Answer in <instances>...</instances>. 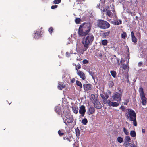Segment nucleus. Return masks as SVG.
Returning a JSON list of instances; mask_svg holds the SVG:
<instances>
[{
	"label": "nucleus",
	"instance_id": "nucleus-50",
	"mask_svg": "<svg viewBox=\"0 0 147 147\" xmlns=\"http://www.w3.org/2000/svg\"><path fill=\"white\" fill-rule=\"evenodd\" d=\"M130 147H137L134 144H131L130 145Z\"/></svg>",
	"mask_w": 147,
	"mask_h": 147
},
{
	"label": "nucleus",
	"instance_id": "nucleus-26",
	"mask_svg": "<svg viewBox=\"0 0 147 147\" xmlns=\"http://www.w3.org/2000/svg\"><path fill=\"white\" fill-rule=\"evenodd\" d=\"M110 73L113 77L115 78L116 77V72L115 71H111L110 72Z\"/></svg>",
	"mask_w": 147,
	"mask_h": 147
},
{
	"label": "nucleus",
	"instance_id": "nucleus-38",
	"mask_svg": "<svg viewBox=\"0 0 147 147\" xmlns=\"http://www.w3.org/2000/svg\"><path fill=\"white\" fill-rule=\"evenodd\" d=\"M61 1V0H55L54 1L55 4H57L59 3Z\"/></svg>",
	"mask_w": 147,
	"mask_h": 147
},
{
	"label": "nucleus",
	"instance_id": "nucleus-46",
	"mask_svg": "<svg viewBox=\"0 0 147 147\" xmlns=\"http://www.w3.org/2000/svg\"><path fill=\"white\" fill-rule=\"evenodd\" d=\"M120 109L123 111H124L125 109V107L123 106H122L121 107Z\"/></svg>",
	"mask_w": 147,
	"mask_h": 147
},
{
	"label": "nucleus",
	"instance_id": "nucleus-21",
	"mask_svg": "<svg viewBox=\"0 0 147 147\" xmlns=\"http://www.w3.org/2000/svg\"><path fill=\"white\" fill-rule=\"evenodd\" d=\"M65 87V85H64L61 84H59L58 88V89L62 90Z\"/></svg>",
	"mask_w": 147,
	"mask_h": 147
},
{
	"label": "nucleus",
	"instance_id": "nucleus-45",
	"mask_svg": "<svg viewBox=\"0 0 147 147\" xmlns=\"http://www.w3.org/2000/svg\"><path fill=\"white\" fill-rule=\"evenodd\" d=\"M53 31V28L52 27H50L49 30V32L51 33Z\"/></svg>",
	"mask_w": 147,
	"mask_h": 147
},
{
	"label": "nucleus",
	"instance_id": "nucleus-6",
	"mask_svg": "<svg viewBox=\"0 0 147 147\" xmlns=\"http://www.w3.org/2000/svg\"><path fill=\"white\" fill-rule=\"evenodd\" d=\"M91 100L96 108L100 109L101 108V105L98 102L97 97L93 94L92 95Z\"/></svg>",
	"mask_w": 147,
	"mask_h": 147
},
{
	"label": "nucleus",
	"instance_id": "nucleus-27",
	"mask_svg": "<svg viewBox=\"0 0 147 147\" xmlns=\"http://www.w3.org/2000/svg\"><path fill=\"white\" fill-rule=\"evenodd\" d=\"M76 84L78 86H79L80 88H81L82 87V84L78 80H77L76 81Z\"/></svg>",
	"mask_w": 147,
	"mask_h": 147
},
{
	"label": "nucleus",
	"instance_id": "nucleus-13",
	"mask_svg": "<svg viewBox=\"0 0 147 147\" xmlns=\"http://www.w3.org/2000/svg\"><path fill=\"white\" fill-rule=\"evenodd\" d=\"M131 34L132 42L134 43H136L137 41V39L135 37L133 32H131Z\"/></svg>",
	"mask_w": 147,
	"mask_h": 147
},
{
	"label": "nucleus",
	"instance_id": "nucleus-32",
	"mask_svg": "<svg viewBox=\"0 0 147 147\" xmlns=\"http://www.w3.org/2000/svg\"><path fill=\"white\" fill-rule=\"evenodd\" d=\"M110 33V32L108 31L104 33L103 34V36H104V38H105L106 36H108Z\"/></svg>",
	"mask_w": 147,
	"mask_h": 147
},
{
	"label": "nucleus",
	"instance_id": "nucleus-1",
	"mask_svg": "<svg viewBox=\"0 0 147 147\" xmlns=\"http://www.w3.org/2000/svg\"><path fill=\"white\" fill-rule=\"evenodd\" d=\"M82 41V43L83 44L84 48L83 49V52L86 51L89 47L93 42L94 39V37L91 34L88 35L84 36Z\"/></svg>",
	"mask_w": 147,
	"mask_h": 147
},
{
	"label": "nucleus",
	"instance_id": "nucleus-49",
	"mask_svg": "<svg viewBox=\"0 0 147 147\" xmlns=\"http://www.w3.org/2000/svg\"><path fill=\"white\" fill-rule=\"evenodd\" d=\"M142 63L141 62H139L138 64V66H141L142 65Z\"/></svg>",
	"mask_w": 147,
	"mask_h": 147
},
{
	"label": "nucleus",
	"instance_id": "nucleus-4",
	"mask_svg": "<svg viewBox=\"0 0 147 147\" xmlns=\"http://www.w3.org/2000/svg\"><path fill=\"white\" fill-rule=\"evenodd\" d=\"M128 113L129 116L128 118H129V120L133 121V124L135 126L137 125V122L136 120V115L134 111L132 109H128Z\"/></svg>",
	"mask_w": 147,
	"mask_h": 147
},
{
	"label": "nucleus",
	"instance_id": "nucleus-20",
	"mask_svg": "<svg viewBox=\"0 0 147 147\" xmlns=\"http://www.w3.org/2000/svg\"><path fill=\"white\" fill-rule=\"evenodd\" d=\"M101 43L103 45L106 46L108 43V41L106 39H104L102 40Z\"/></svg>",
	"mask_w": 147,
	"mask_h": 147
},
{
	"label": "nucleus",
	"instance_id": "nucleus-22",
	"mask_svg": "<svg viewBox=\"0 0 147 147\" xmlns=\"http://www.w3.org/2000/svg\"><path fill=\"white\" fill-rule=\"evenodd\" d=\"M117 140L118 142L120 143H122L123 142V139L121 137H118Z\"/></svg>",
	"mask_w": 147,
	"mask_h": 147
},
{
	"label": "nucleus",
	"instance_id": "nucleus-40",
	"mask_svg": "<svg viewBox=\"0 0 147 147\" xmlns=\"http://www.w3.org/2000/svg\"><path fill=\"white\" fill-rule=\"evenodd\" d=\"M139 91L140 94L143 92V88L142 87H140L139 89Z\"/></svg>",
	"mask_w": 147,
	"mask_h": 147
},
{
	"label": "nucleus",
	"instance_id": "nucleus-53",
	"mask_svg": "<svg viewBox=\"0 0 147 147\" xmlns=\"http://www.w3.org/2000/svg\"><path fill=\"white\" fill-rule=\"evenodd\" d=\"M66 56L67 57H68L69 56V53H68L67 52L66 53Z\"/></svg>",
	"mask_w": 147,
	"mask_h": 147
},
{
	"label": "nucleus",
	"instance_id": "nucleus-51",
	"mask_svg": "<svg viewBox=\"0 0 147 147\" xmlns=\"http://www.w3.org/2000/svg\"><path fill=\"white\" fill-rule=\"evenodd\" d=\"M75 81V79L74 78H73L71 80V82L72 83H74V82Z\"/></svg>",
	"mask_w": 147,
	"mask_h": 147
},
{
	"label": "nucleus",
	"instance_id": "nucleus-9",
	"mask_svg": "<svg viewBox=\"0 0 147 147\" xmlns=\"http://www.w3.org/2000/svg\"><path fill=\"white\" fill-rule=\"evenodd\" d=\"M86 111L85 107L83 105L81 106L80 107L79 112L82 116H84Z\"/></svg>",
	"mask_w": 147,
	"mask_h": 147
},
{
	"label": "nucleus",
	"instance_id": "nucleus-54",
	"mask_svg": "<svg viewBox=\"0 0 147 147\" xmlns=\"http://www.w3.org/2000/svg\"><path fill=\"white\" fill-rule=\"evenodd\" d=\"M139 37L140 38V33H139Z\"/></svg>",
	"mask_w": 147,
	"mask_h": 147
},
{
	"label": "nucleus",
	"instance_id": "nucleus-56",
	"mask_svg": "<svg viewBox=\"0 0 147 147\" xmlns=\"http://www.w3.org/2000/svg\"><path fill=\"white\" fill-rule=\"evenodd\" d=\"M129 81L128 80H127V82H129Z\"/></svg>",
	"mask_w": 147,
	"mask_h": 147
},
{
	"label": "nucleus",
	"instance_id": "nucleus-41",
	"mask_svg": "<svg viewBox=\"0 0 147 147\" xmlns=\"http://www.w3.org/2000/svg\"><path fill=\"white\" fill-rule=\"evenodd\" d=\"M88 61L86 59H84L82 61V62L84 64H87L88 63Z\"/></svg>",
	"mask_w": 147,
	"mask_h": 147
},
{
	"label": "nucleus",
	"instance_id": "nucleus-30",
	"mask_svg": "<svg viewBox=\"0 0 147 147\" xmlns=\"http://www.w3.org/2000/svg\"><path fill=\"white\" fill-rule=\"evenodd\" d=\"M81 19L79 18L76 19L75 20V22L76 24L79 23L81 22Z\"/></svg>",
	"mask_w": 147,
	"mask_h": 147
},
{
	"label": "nucleus",
	"instance_id": "nucleus-52",
	"mask_svg": "<svg viewBox=\"0 0 147 147\" xmlns=\"http://www.w3.org/2000/svg\"><path fill=\"white\" fill-rule=\"evenodd\" d=\"M142 132L143 133H144L145 132V129H142Z\"/></svg>",
	"mask_w": 147,
	"mask_h": 147
},
{
	"label": "nucleus",
	"instance_id": "nucleus-35",
	"mask_svg": "<svg viewBox=\"0 0 147 147\" xmlns=\"http://www.w3.org/2000/svg\"><path fill=\"white\" fill-rule=\"evenodd\" d=\"M76 133L77 136H79L80 134V132L78 129H76Z\"/></svg>",
	"mask_w": 147,
	"mask_h": 147
},
{
	"label": "nucleus",
	"instance_id": "nucleus-47",
	"mask_svg": "<svg viewBox=\"0 0 147 147\" xmlns=\"http://www.w3.org/2000/svg\"><path fill=\"white\" fill-rule=\"evenodd\" d=\"M57 7V5H53L51 7V8L52 9H54L55 8H56Z\"/></svg>",
	"mask_w": 147,
	"mask_h": 147
},
{
	"label": "nucleus",
	"instance_id": "nucleus-18",
	"mask_svg": "<svg viewBox=\"0 0 147 147\" xmlns=\"http://www.w3.org/2000/svg\"><path fill=\"white\" fill-rule=\"evenodd\" d=\"M119 103L115 102H112L111 106L113 107H117L119 105Z\"/></svg>",
	"mask_w": 147,
	"mask_h": 147
},
{
	"label": "nucleus",
	"instance_id": "nucleus-7",
	"mask_svg": "<svg viewBox=\"0 0 147 147\" xmlns=\"http://www.w3.org/2000/svg\"><path fill=\"white\" fill-rule=\"evenodd\" d=\"M121 93L116 92L112 96V98L114 100L120 103L121 102Z\"/></svg>",
	"mask_w": 147,
	"mask_h": 147
},
{
	"label": "nucleus",
	"instance_id": "nucleus-11",
	"mask_svg": "<svg viewBox=\"0 0 147 147\" xmlns=\"http://www.w3.org/2000/svg\"><path fill=\"white\" fill-rule=\"evenodd\" d=\"M55 111L59 114H60L61 113V106L60 105H58L55 107Z\"/></svg>",
	"mask_w": 147,
	"mask_h": 147
},
{
	"label": "nucleus",
	"instance_id": "nucleus-8",
	"mask_svg": "<svg viewBox=\"0 0 147 147\" xmlns=\"http://www.w3.org/2000/svg\"><path fill=\"white\" fill-rule=\"evenodd\" d=\"M106 12V14L109 17H111L112 16H115V12L114 10H113V13H112L109 11L107 10V9H104L102 11V13L104 14V12Z\"/></svg>",
	"mask_w": 147,
	"mask_h": 147
},
{
	"label": "nucleus",
	"instance_id": "nucleus-43",
	"mask_svg": "<svg viewBox=\"0 0 147 147\" xmlns=\"http://www.w3.org/2000/svg\"><path fill=\"white\" fill-rule=\"evenodd\" d=\"M129 102V100H125L124 102V105H126L127 104V103Z\"/></svg>",
	"mask_w": 147,
	"mask_h": 147
},
{
	"label": "nucleus",
	"instance_id": "nucleus-34",
	"mask_svg": "<svg viewBox=\"0 0 147 147\" xmlns=\"http://www.w3.org/2000/svg\"><path fill=\"white\" fill-rule=\"evenodd\" d=\"M128 67V66L125 64H123L122 67V68L124 70H126Z\"/></svg>",
	"mask_w": 147,
	"mask_h": 147
},
{
	"label": "nucleus",
	"instance_id": "nucleus-2",
	"mask_svg": "<svg viewBox=\"0 0 147 147\" xmlns=\"http://www.w3.org/2000/svg\"><path fill=\"white\" fill-rule=\"evenodd\" d=\"M91 28L90 24L89 23H84L79 27L78 34L81 36H83L87 34Z\"/></svg>",
	"mask_w": 147,
	"mask_h": 147
},
{
	"label": "nucleus",
	"instance_id": "nucleus-55",
	"mask_svg": "<svg viewBox=\"0 0 147 147\" xmlns=\"http://www.w3.org/2000/svg\"><path fill=\"white\" fill-rule=\"evenodd\" d=\"M102 56V55L101 54V55H100V57H101Z\"/></svg>",
	"mask_w": 147,
	"mask_h": 147
},
{
	"label": "nucleus",
	"instance_id": "nucleus-19",
	"mask_svg": "<svg viewBox=\"0 0 147 147\" xmlns=\"http://www.w3.org/2000/svg\"><path fill=\"white\" fill-rule=\"evenodd\" d=\"M131 144L129 142L125 141L123 145L125 147H128L129 146H130Z\"/></svg>",
	"mask_w": 147,
	"mask_h": 147
},
{
	"label": "nucleus",
	"instance_id": "nucleus-36",
	"mask_svg": "<svg viewBox=\"0 0 147 147\" xmlns=\"http://www.w3.org/2000/svg\"><path fill=\"white\" fill-rule=\"evenodd\" d=\"M81 68V65L80 64H78L76 67V69L77 71L79 69Z\"/></svg>",
	"mask_w": 147,
	"mask_h": 147
},
{
	"label": "nucleus",
	"instance_id": "nucleus-12",
	"mask_svg": "<svg viewBox=\"0 0 147 147\" xmlns=\"http://www.w3.org/2000/svg\"><path fill=\"white\" fill-rule=\"evenodd\" d=\"M77 74L83 80H84L86 78L85 74L82 72L80 71H77Z\"/></svg>",
	"mask_w": 147,
	"mask_h": 147
},
{
	"label": "nucleus",
	"instance_id": "nucleus-14",
	"mask_svg": "<svg viewBox=\"0 0 147 147\" xmlns=\"http://www.w3.org/2000/svg\"><path fill=\"white\" fill-rule=\"evenodd\" d=\"M95 112V109L93 107H90L89 108L88 113L89 114H92Z\"/></svg>",
	"mask_w": 147,
	"mask_h": 147
},
{
	"label": "nucleus",
	"instance_id": "nucleus-42",
	"mask_svg": "<svg viewBox=\"0 0 147 147\" xmlns=\"http://www.w3.org/2000/svg\"><path fill=\"white\" fill-rule=\"evenodd\" d=\"M58 133L60 136H62L63 135L64 133L63 132H62L60 130H59L58 131Z\"/></svg>",
	"mask_w": 147,
	"mask_h": 147
},
{
	"label": "nucleus",
	"instance_id": "nucleus-15",
	"mask_svg": "<svg viewBox=\"0 0 147 147\" xmlns=\"http://www.w3.org/2000/svg\"><path fill=\"white\" fill-rule=\"evenodd\" d=\"M72 109L73 111L75 114L78 113V109L77 107L76 106H73L72 107Z\"/></svg>",
	"mask_w": 147,
	"mask_h": 147
},
{
	"label": "nucleus",
	"instance_id": "nucleus-44",
	"mask_svg": "<svg viewBox=\"0 0 147 147\" xmlns=\"http://www.w3.org/2000/svg\"><path fill=\"white\" fill-rule=\"evenodd\" d=\"M140 95L141 97L145 96L144 92L140 93Z\"/></svg>",
	"mask_w": 147,
	"mask_h": 147
},
{
	"label": "nucleus",
	"instance_id": "nucleus-28",
	"mask_svg": "<svg viewBox=\"0 0 147 147\" xmlns=\"http://www.w3.org/2000/svg\"><path fill=\"white\" fill-rule=\"evenodd\" d=\"M40 32H39L38 33H35L34 36V37L35 38H38L40 36Z\"/></svg>",
	"mask_w": 147,
	"mask_h": 147
},
{
	"label": "nucleus",
	"instance_id": "nucleus-37",
	"mask_svg": "<svg viewBox=\"0 0 147 147\" xmlns=\"http://www.w3.org/2000/svg\"><path fill=\"white\" fill-rule=\"evenodd\" d=\"M108 84L109 87H112L113 86L114 84L112 82H109L108 83Z\"/></svg>",
	"mask_w": 147,
	"mask_h": 147
},
{
	"label": "nucleus",
	"instance_id": "nucleus-25",
	"mask_svg": "<svg viewBox=\"0 0 147 147\" xmlns=\"http://www.w3.org/2000/svg\"><path fill=\"white\" fill-rule=\"evenodd\" d=\"M88 122V120L86 118L83 119L82 121V123L84 125H86Z\"/></svg>",
	"mask_w": 147,
	"mask_h": 147
},
{
	"label": "nucleus",
	"instance_id": "nucleus-17",
	"mask_svg": "<svg viewBox=\"0 0 147 147\" xmlns=\"http://www.w3.org/2000/svg\"><path fill=\"white\" fill-rule=\"evenodd\" d=\"M122 23V21L120 20H115L114 22V24L115 25H118Z\"/></svg>",
	"mask_w": 147,
	"mask_h": 147
},
{
	"label": "nucleus",
	"instance_id": "nucleus-23",
	"mask_svg": "<svg viewBox=\"0 0 147 147\" xmlns=\"http://www.w3.org/2000/svg\"><path fill=\"white\" fill-rule=\"evenodd\" d=\"M130 135L131 137H136V133L134 131H132L130 132Z\"/></svg>",
	"mask_w": 147,
	"mask_h": 147
},
{
	"label": "nucleus",
	"instance_id": "nucleus-24",
	"mask_svg": "<svg viewBox=\"0 0 147 147\" xmlns=\"http://www.w3.org/2000/svg\"><path fill=\"white\" fill-rule=\"evenodd\" d=\"M127 36V34L125 32H123L121 35V37L122 38L125 39Z\"/></svg>",
	"mask_w": 147,
	"mask_h": 147
},
{
	"label": "nucleus",
	"instance_id": "nucleus-39",
	"mask_svg": "<svg viewBox=\"0 0 147 147\" xmlns=\"http://www.w3.org/2000/svg\"><path fill=\"white\" fill-rule=\"evenodd\" d=\"M106 104H107L109 106H111L112 102H111L110 100H107V101H106Z\"/></svg>",
	"mask_w": 147,
	"mask_h": 147
},
{
	"label": "nucleus",
	"instance_id": "nucleus-5",
	"mask_svg": "<svg viewBox=\"0 0 147 147\" xmlns=\"http://www.w3.org/2000/svg\"><path fill=\"white\" fill-rule=\"evenodd\" d=\"M97 26L101 29H105L108 28L110 26V24L107 21L99 20L97 22Z\"/></svg>",
	"mask_w": 147,
	"mask_h": 147
},
{
	"label": "nucleus",
	"instance_id": "nucleus-33",
	"mask_svg": "<svg viewBox=\"0 0 147 147\" xmlns=\"http://www.w3.org/2000/svg\"><path fill=\"white\" fill-rule=\"evenodd\" d=\"M123 131L126 135H128L129 134V132L125 128H123Z\"/></svg>",
	"mask_w": 147,
	"mask_h": 147
},
{
	"label": "nucleus",
	"instance_id": "nucleus-10",
	"mask_svg": "<svg viewBox=\"0 0 147 147\" xmlns=\"http://www.w3.org/2000/svg\"><path fill=\"white\" fill-rule=\"evenodd\" d=\"M83 86L84 89L85 91H88L91 89V85L90 84H84Z\"/></svg>",
	"mask_w": 147,
	"mask_h": 147
},
{
	"label": "nucleus",
	"instance_id": "nucleus-48",
	"mask_svg": "<svg viewBox=\"0 0 147 147\" xmlns=\"http://www.w3.org/2000/svg\"><path fill=\"white\" fill-rule=\"evenodd\" d=\"M105 98L106 101V100L108 98L109 96H108V95L107 94H105Z\"/></svg>",
	"mask_w": 147,
	"mask_h": 147
},
{
	"label": "nucleus",
	"instance_id": "nucleus-29",
	"mask_svg": "<svg viewBox=\"0 0 147 147\" xmlns=\"http://www.w3.org/2000/svg\"><path fill=\"white\" fill-rule=\"evenodd\" d=\"M131 138L129 136H126L125 137V141L128 142H131Z\"/></svg>",
	"mask_w": 147,
	"mask_h": 147
},
{
	"label": "nucleus",
	"instance_id": "nucleus-16",
	"mask_svg": "<svg viewBox=\"0 0 147 147\" xmlns=\"http://www.w3.org/2000/svg\"><path fill=\"white\" fill-rule=\"evenodd\" d=\"M141 99L142 100V105H145L146 104V98L144 97H141Z\"/></svg>",
	"mask_w": 147,
	"mask_h": 147
},
{
	"label": "nucleus",
	"instance_id": "nucleus-3",
	"mask_svg": "<svg viewBox=\"0 0 147 147\" xmlns=\"http://www.w3.org/2000/svg\"><path fill=\"white\" fill-rule=\"evenodd\" d=\"M63 119L64 120V123L66 125L72 123L73 121L72 116L71 115L69 112H65L64 113Z\"/></svg>",
	"mask_w": 147,
	"mask_h": 147
},
{
	"label": "nucleus",
	"instance_id": "nucleus-31",
	"mask_svg": "<svg viewBox=\"0 0 147 147\" xmlns=\"http://www.w3.org/2000/svg\"><path fill=\"white\" fill-rule=\"evenodd\" d=\"M101 96L103 100V102L104 104H106L107 102L106 101L105 98V97L103 95H101Z\"/></svg>",
	"mask_w": 147,
	"mask_h": 147
}]
</instances>
